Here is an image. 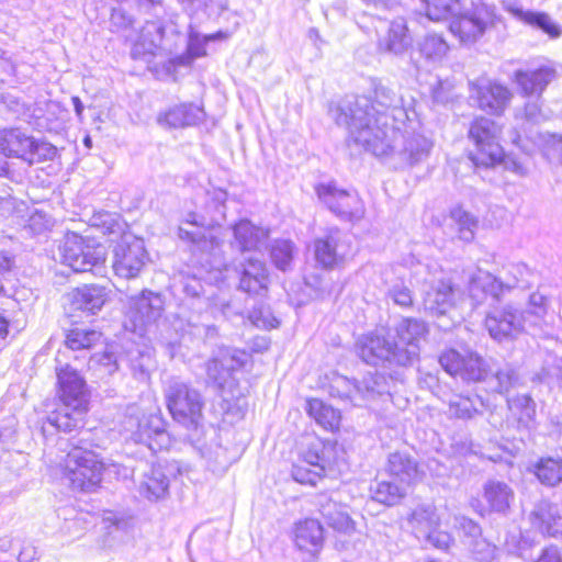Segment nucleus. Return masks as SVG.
Returning <instances> with one entry per match:
<instances>
[{"label":"nucleus","instance_id":"1","mask_svg":"<svg viewBox=\"0 0 562 562\" xmlns=\"http://www.w3.org/2000/svg\"><path fill=\"white\" fill-rule=\"evenodd\" d=\"M368 106L369 101L360 99L353 105L346 104L340 109L338 125L348 130L349 147L386 159L395 169L413 168L429 158L434 142L423 133L417 114L414 123L390 125L389 116L382 113L372 126Z\"/></svg>","mask_w":562,"mask_h":562},{"label":"nucleus","instance_id":"2","mask_svg":"<svg viewBox=\"0 0 562 562\" xmlns=\"http://www.w3.org/2000/svg\"><path fill=\"white\" fill-rule=\"evenodd\" d=\"M395 337L369 333L356 342L357 355L368 364L383 368L408 367L419 357L420 341L428 327L418 318L405 317L395 327Z\"/></svg>","mask_w":562,"mask_h":562},{"label":"nucleus","instance_id":"3","mask_svg":"<svg viewBox=\"0 0 562 562\" xmlns=\"http://www.w3.org/2000/svg\"><path fill=\"white\" fill-rule=\"evenodd\" d=\"M207 38L201 37L190 27L188 37L179 30L178 23L170 19L167 22L147 21L143 26L138 41L132 48L133 58L157 55L159 53L172 55L180 46L187 43V52L170 57L167 70L190 66L195 58L206 54Z\"/></svg>","mask_w":562,"mask_h":562},{"label":"nucleus","instance_id":"4","mask_svg":"<svg viewBox=\"0 0 562 562\" xmlns=\"http://www.w3.org/2000/svg\"><path fill=\"white\" fill-rule=\"evenodd\" d=\"M67 447L69 450L58 462L64 484L78 492H90L98 487L105 463L91 449L90 431H81L79 437L68 441Z\"/></svg>","mask_w":562,"mask_h":562},{"label":"nucleus","instance_id":"5","mask_svg":"<svg viewBox=\"0 0 562 562\" xmlns=\"http://www.w3.org/2000/svg\"><path fill=\"white\" fill-rule=\"evenodd\" d=\"M61 405L47 416V424L57 430L71 432L85 425L88 393L85 379L69 366L57 372Z\"/></svg>","mask_w":562,"mask_h":562},{"label":"nucleus","instance_id":"6","mask_svg":"<svg viewBox=\"0 0 562 562\" xmlns=\"http://www.w3.org/2000/svg\"><path fill=\"white\" fill-rule=\"evenodd\" d=\"M165 397L172 418L198 436L204 423L205 401L201 392L191 383L172 378L165 387Z\"/></svg>","mask_w":562,"mask_h":562},{"label":"nucleus","instance_id":"7","mask_svg":"<svg viewBox=\"0 0 562 562\" xmlns=\"http://www.w3.org/2000/svg\"><path fill=\"white\" fill-rule=\"evenodd\" d=\"M532 282L533 273L525 263H509L504 267L501 277L482 271L473 276L469 284V292L476 304H482L486 296L499 301L505 291L516 288L528 289Z\"/></svg>","mask_w":562,"mask_h":562},{"label":"nucleus","instance_id":"8","mask_svg":"<svg viewBox=\"0 0 562 562\" xmlns=\"http://www.w3.org/2000/svg\"><path fill=\"white\" fill-rule=\"evenodd\" d=\"M373 100L367 97H356L353 99H346L340 102L335 110H333V116L338 124V115L340 109L346 105H353L358 100L366 99L369 101L368 116L372 117L371 125L375 126V119L382 113L389 116L390 125H400L405 122H416V114L413 103L414 99L406 101L403 95L397 94L393 89L382 83L374 86Z\"/></svg>","mask_w":562,"mask_h":562},{"label":"nucleus","instance_id":"9","mask_svg":"<svg viewBox=\"0 0 562 562\" xmlns=\"http://www.w3.org/2000/svg\"><path fill=\"white\" fill-rule=\"evenodd\" d=\"M0 153L32 166L53 160L57 149L50 143L37 139L21 128H8L0 132Z\"/></svg>","mask_w":562,"mask_h":562},{"label":"nucleus","instance_id":"10","mask_svg":"<svg viewBox=\"0 0 562 562\" xmlns=\"http://www.w3.org/2000/svg\"><path fill=\"white\" fill-rule=\"evenodd\" d=\"M502 126L492 119L479 116L473 120L469 128V138L475 146L470 153V159L476 166L490 167L498 164L503 158L501 146Z\"/></svg>","mask_w":562,"mask_h":562},{"label":"nucleus","instance_id":"11","mask_svg":"<svg viewBox=\"0 0 562 562\" xmlns=\"http://www.w3.org/2000/svg\"><path fill=\"white\" fill-rule=\"evenodd\" d=\"M63 263L75 272L100 271L105 262L104 246L67 233L60 247Z\"/></svg>","mask_w":562,"mask_h":562},{"label":"nucleus","instance_id":"12","mask_svg":"<svg viewBox=\"0 0 562 562\" xmlns=\"http://www.w3.org/2000/svg\"><path fill=\"white\" fill-rule=\"evenodd\" d=\"M318 199L337 217L358 221L364 215V205L356 191L339 188L335 182L319 183L315 188Z\"/></svg>","mask_w":562,"mask_h":562},{"label":"nucleus","instance_id":"13","mask_svg":"<svg viewBox=\"0 0 562 562\" xmlns=\"http://www.w3.org/2000/svg\"><path fill=\"white\" fill-rule=\"evenodd\" d=\"M148 259L144 240L131 235H124L114 246L112 268L117 277L134 279L139 276Z\"/></svg>","mask_w":562,"mask_h":562},{"label":"nucleus","instance_id":"14","mask_svg":"<svg viewBox=\"0 0 562 562\" xmlns=\"http://www.w3.org/2000/svg\"><path fill=\"white\" fill-rule=\"evenodd\" d=\"M428 273L429 277L424 280L425 285H428L424 290V306L432 315H445L456 305L460 290L438 267Z\"/></svg>","mask_w":562,"mask_h":562},{"label":"nucleus","instance_id":"15","mask_svg":"<svg viewBox=\"0 0 562 562\" xmlns=\"http://www.w3.org/2000/svg\"><path fill=\"white\" fill-rule=\"evenodd\" d=\"M495 20V8L482 1L473 2L470 11L453 19L450 23L451 33L463 44H472L480 38Z\"/></svg>","mask_w":562,"mask_h":562},{"label":"nucleus","instance_id":"16","mask_svg":"<svg viewBox=\"0 0 562 562\" xmlns=\"http://www.w3.org/2000/svg\"><path fill=\"white\" fill-rule=\"evenodd\" d=\"M164 299L160 293L143 290L128 299L126 319L131 324L130 329L139 335L146 327L155 324L162 314ZM128 328V325H125Z\"/></svg>","mask_w":562,"mask_h":562},{"label":"nucleus","instance_id":"17","mask_svg":"<svg viewBox=\"0 0 562 562\" xmlns=\"http://www.w3.org/2000/svg\"><path fill=\"white\" fill-rule=\"evenodd\" d=\"M439 363L450 375L459 376L467 382L483 381L490 371L486 361L473 351L461 353L454 349H449L441 353Z\"/></svg>","mask_w":562,"mask_h":562},{"label":"nucleus","instance_id":"18","mask_svg":"<svg viewBox=\"0 0 562 562\" xmlns=\"http://www.w3.org/2000/svg\"><path fill=\"white\" fill-rule=\"evenodd\" d=\"M125 427L131 431L132 441L146 446L153 453L170 446V436L159 416H144L140 419L130 417Z\"/></svg>","mask_w":562,"mask_h":562},{"label":"nucleus","instance_id":"19","mask_svg":"<svg viewBox=\"0 0 562 562\" xmlns=\"http://www.w3.org/2000/svg\"><path fill=\"white\" fill-rule=\"evenodd\" d=\"M469 86L470 98L486 113L501 115L510 102L509 89L487 78L469 81Z\"/></svg>","mask_w":562,"mask_h":562},{"label":"nucleus","instance_id":"20","mask_svg":"<svg viewBox=\"0 0 562 562\" xmlns=\"http://www.w3.org/2000/svg\"><path fill=\"white\" fill-rule=\"evenodd\" d=\"M524 323L522 312L512 304L492 308L484 321L490 336L497 341L514 339L522 331Z\"/></svg>","mask_w":562,"mask_h":562},{"label":"nucleus","instance_id":"21","mask_svg":"<svg viewBox=\"0 0 562 562\" xmlns=\"http://www.w3.org/2000/svg\"><path fill=\"white\" fill-rule=\"evenodd\" d=\"M409 524L418 539L437 549L446 550L452 542L451 536L438 529L439 517L430 505L417 507L411 515Z\"/></svg>","mask_w":562,"mask_h":562},{"label":"nucleus","instance_id":"22","mask_svg":"<svg viewBox=\"0 0 562 562\" xmlns=\"http://www.w3.org/2000/svg\"><path fill=\"white\" fill-rule=\"evenodd\" d=\"M387 471L391 480L380 482L376 492H403L406 486H412L420 476L416 461L402 452L390 454Z\"/></svg>","mask_w":562,"mask_h":562},{"label":"nucleus","instance_id":"23","mask_svg":"<svg viewBox=\"0 0 562 562\" xmlns=\"http://www.w3.org/2000/svg\"><path fill=\"white\" fill-rule=\"evenodd\" d=\"M350 248V236L338 228H334L324 238L315 240V259L324 268H333L349 255Z\"/></svg>","mask_w":562,"mask_h":562},{"label":"nucleus","instance_id":"24","mask_svg":"<svg viewBox=\"0 0 562 562\" xmlns=\"http://www.w3.org/2000/svg\"><path fill=\"white\" fill-rule=\"evenodd\" d=\"M239 273V289L256 296H263L268 291V272L265 262L250 255L244 257L236 266Z\"/></svg>","mask_w":562,"mask_h":562},{"label":"nucleus","instance_id":"25","mask_svg":"<svg viewBox=\"0 0 562 562\" xmlns=\"http://www.w3.org/2000/svg\"><path fill=\"white\" fill-rule=\"evenodd\" d=\"M557 78L558 71L552 65H541L535 69H519L514 72V80L525 97L540 98Z\"/></svg>","mask_w":562,"mask_h":562},{"label":"nucleus","instance_id":"26","mask_svg":"<svg viewBox=\"0 0 562 562\" xmlns=\"http://www.w3.org/2000/svg\"><path fill=\"white\" fill-rule=\"evenodd\" d=\"M413 38L408 32L404 18H396L391 21L383 35L379 37V50L395 56L405 54L412 46Z\"/></svg>","mask_w":562,"mask_h":562},{"label":"nucleus","instance_id":"27","mask_svg":"<svg viewBox=\"0 0 562 562\" xmlns=\"http://www.w3.org/2000/svg\"><path fill=\"white\" fill-rule=\"evenodd\" d=\"M294 543L301 551H306L315 557L324 544V529L321 522L313 518H306L295 524L293 529Z\"/></svg>","mask_w":562,"mask_h":562},{"label":"nucleus","instance_id":"28","mask_svg":"<svg viewBox=\"0 0 562 562\" xmlns=\"http://www.w3.org/2000/svg\"><path fill=\"white\" fill-rule=\"evenodd\" d=\"M240 367V362L228 353L213 358L206 363L207 378L222 391L232 392L236 384L234 372ZM234 396V394H232Z\"/></svg>","mask_w":562,"mask_h":562},{"label":"nucleus","instance_id":"29","mask_svg":"<svg viewBox=\"0 0 562 562\" xmlns=\"http://www.w3.org/2000/svg\"><path fill=\"white\" fill-rule=\"evenodd\" d=\"M108 299L109 293L106 289L94 284L77 288L69 294L71 310L89 314H95L99 312Z\"/></svg>","mask_w":562,"mask_h":562},{"label":"nucleus","instance_id":"30","mask_svg":"<svg viewBox=\"0 0 562 562\" xmlns=\"http://www.w3.org/2000/svg\"><path fill=\"white\" fill-rule=\"evenodd\" d=\"M204 109L194 103H182L159 113L157 121L162 126L179 128L196 125L204 121Z\"/></svg>","mask_w":562,"mask_h":562},{"label":"nucleus","instance_id":"31","mask_svg":"<svg viewBox=\"0 0 562 562\" xmlns=\"http://www.w3.org/2000/svg\"><path fill=\"white\" fill-rule=\"evenodd\" d=\"M504 8L517 20L536 30L542 31L551 38H558L562 34L561 26L546 12L524 10L521 7L512 2L504 3Z\"/></svg>","mask_w":562,"mask_h":562},{"label":"nucleus","instance_id":"32","mask_svg":"<svg viewBox=\"0 0 562 562\" xmlns=\"http://www.w3.org/2000/svg\"><path fill=\"white\" fill-rule=\"evenodd\" d=\"M63 111L57 101H37L32 105L29 124L41 132L56 131L60 125V114Z\"/></svg>","mask_w":562,"mask_h":562},{"label":"nucleus","instance_id":"33","mask_svg":"<svg viewBox=\"0 0 562 562\" xmlns=\"http://www.w3.org/2000/svg\"><path fill=\"white\" fill-rule=\"evenodd\" d=\"M531 522L542 533L562 537V515L558 507L547 502L539 503L530 515Z\"/></svg>","mask_w":562,"mask_h":562},{"label":"nucleus","instance_id":"34","mask_svg":"<svg viewBox=\"0 0 562 562\" xmlns=\"http://www.w3.org/2000/svg\"><path fill=\"white\" fill-rule=\"evenodd\" d=\"M233 231L235 243L243 252L257 250L268 237L266 229L254 225L248 220L236 223Z\"/></svg>","mask_w":562,"mask_h":562},{"label":"nucleus","instance_id":"35","mask_svg":"<svg viewBox=\"0 0 562 562\" xmlns=\"http://www.w3.org/2000/svg\"><path fill=\"white\" fill-rule=\"evenodd\" d=\"M178 237L191 244L193 252H200L201 255H214L221 246V240L206 228L203 231H189L181 225L178 228Z\"/></svg>","mask_w":562,"mask_h":562},{"label":"nucleus","instance_id":"36","mask_svg":"<svg viewBox=\"0 0 562 562\" xmlns=\"http://www.w3.org/2000/svg\"><path fill=\"white\" fill-rule=\"evenodd\" d=\"M484 401L479 395L454 394L448 402V413L458 419H472L483 415Z\"/></svg>","mask_w":562,"mask_h":562},{"label":"nucleus","instance_id":"37","mask_svg":"<svg viewBox=\"0 0 562 562\" xmlns=\"http://www.w3.org/2000/svg\"><path fill=\"white\" fill-rule=\"evenodd\" d=\"M306 412L323 428L331 431L338 429L340 423L339 411L325 404L322 400H307Z\"/></svg>","mask_w":562,"mask_h":562},{"label":"nucleus","instance_id":"38","mask_svg":"<svg viewBox=\"0 0 562 562\" xmlns=\"http://www.w3.org/2000/svg\"><path fill=\"white\" fill-rule=\"evenodd\" d=\"M392 382V378L389 380L382 373L368 372L358 381V393L362 398L367 400L374 398L376 395H390Z\"/></svg>","mask_w":562,"mask_h":562},{"label":"nucleus","instance_id":"39","mask_svg":"<svg viewBox=\"0 0 562 562\" xmlns=\"http://www.w3.org/2000/svg\"><path fill=\"white\" fill-rule=\"evenodd\" d=\"M538 480L548 487H554L562 482V458H542L536 464Z\"/></svg>","mask_w":562,"mask_h":562},{"label":"nucleus","instance_id":"40","mask_svg":"<svg viewBox=\"0 0 562 562\" xmlns=\"http://www.w3.org/2000/svg\"><path fill=\"white\" fill-rule=\"evenodd\" d=\"M450 217L457 226L458 237L465 243H471L479 227L477 217L461 206L453 207L450 212Z\"/></svg>","mask_w":562,"mask_h":562},{"label":"nucleus","instance_id":"41","mask_svg":"<svg viewBox=\"0 0 562 562\" xmlns=\"http://www.w3.org/2000/svg\"><path fill=\"white\" fill-rule=\"evenodd\" d=\"M418 49L425 59L436 63L443 59L449 50V45L441 35L428 33L419 42Z\"/></svg>","mask_w":562,"mask_h":562},{"label":"nucleus","instance_id":"42","mask_svg":"<svg viewBox=\"0 0 562 562\" xmlns=\"http://www.w3.org/2000/svg\"><path fill=\"white\" fill-rule=\"evenodd\" d=\"M247 319L257 328L271 329L277 328L279 319L272 314L271 308L262 300L252 299Z\"/></svg>","mask_w":562,"mask_h":562},{"label":"nucleus","instance_id":"43","mask_svg":"<svg viewBox=\"0 0 562 562\" xmlns=\"http://www.w3.org/2000/svg\"><path fill=\"white\" fill-rule=\"evenodd\" d=\"M101 336L98 330L75 327L67 333L65 344L71 350L90 349L101 339Z\"/></svg>","mask_w":562,"mask_h":562},{"label":"nucleus","instance_id":"44","mask_svg":"<svg viewBox=\"0 0 562 562\" xmlns=\"http://www.w3.org/2000/svg\"><path fill=\"white\" fill-rule=\"evenodd\" d=\"M430 95L434 103L446 105L458 99L456 80L453 78H438L430 86Z\"/></svg>","mask_w":562,"mask_h":562},{"label":"nucleus","instance_id":"45","mask_svg":"<svg viewBox=\"0 0 562 562\" xmlns=\"http://www.w3.org/2000/svg\"><path fill=\"white\" fill-rule=\"evenodd\" d=\"M294 245L289 239L274 240L270 247V257L274 266L285 271L290 268L293 259Z\"/></svg>","mask_w":562,"mask_h":562},{"label":"nucleus","instance_id":"46","mask_svg":"<svg viewBox=\"0 0 562 562\" xmlns=\"http://www.w3.org/2000/svg\"><path fill=\"white\" fill-rule=\"evenodd\" d=\"M319 512L333 528L340 531L349 529L351 519L346 512L337 509L336 503H331L330 501L321 503Z\"/></svg>","mask_w":562,"mask_h":562},{"label":"nucleus","instance_id":"47","mask_svg":"<svg viewBox=\"0 0 562 562\" xmlns=\"http://www.w3.org/2000/svg\"><path fill=\"white\" fill-rule=\"evenodd\" d=\"M426 5V14L429 19L439 21L452 14L459 9L460 0H422Z\"/></svg>","mask_w":562,"mask_h":562},{"label":"nucleus","instance_id":"48","mask_svg":"<svg viewBox=\"0 0 562 562\" xmlns=\"http://www.w3.org/2000/svg\"><path fill=\"white\" fill-rule=\"evenodd\" d=\"M480 497L476 499L481 507L480 514L496 512L505 513L509 507V494H477Z\"/></svg>","mask_w":562,"mask_h":562},{"label":"nucleus","instance_id":"49","mask_svg":"<svg viewBox=\"0 0 562 562\" xmlns=\"http://www.w3.org/2000/svg\"><path fill=\"white\" fill-rule=\"evenodd\" d=\"M102 524L109 533L112 531H127L133 528V517L122 512L105 510L102 515Z\"/></svg>","mask_w":562,"mask_h":562},{"label":"nucleus","instance_id":"50","mask_svg":"<svg viewBox=\"0 0 562 562\" xmlns=\"http://www.w3.org/2000/svg\"><path fill=\"white\" fill-rule=\"evenodd\" d=\"M252 299H247L245 304L238 297H233L221 305L222 314L229 321L240 318L243 322L247 319Z\"/></svg>","mask_w":562,"mask_h":562},{"label":"nucleus","instance_id":"51","mask_svg":"<svg viewBox=\"0 0 562 562\" xmlns=\"http://www.w3.org/2000/svg\"><path fill=\"white\" fill-rule=\"evenodd\" d=\"M330 394L339 398L353 400L358 393V381L346 376H337L330 384Z\"/></svg>","mask_w":562,"mask_h":562},{"label":"nucleus","instance_id":"52","mask_svg":"<svg viewBox=\"0 0 562 562\" xmlns=\"http://www.w3.org/2000/svg\"><path fill=\"white\" fill-rule=\"evenodd\" d=\"M387 297L392 300L394 304L404 308L411 307L414 301L412 290L403 280H396L390 285L387 290Z\"/></svg>","mask_w":562,"mask_h":562},{"label":"nucleus","instance_id":"53","mask_svg":"<svg viewBox=\"0 0 562 562\" xmlns=\"http://www.w3.org/2000/svg\"><path fill=\"white\" fill-rule=\"evenodd\" d=\"M475 560L491 562L496 554L497 548L481 536L477 539L467 541Z\"/></svg>","mask_w":562,"mask_h":562},{"label":"nucleus","instance_id":"54","mask_svg":"<svg viewBox=\"0 0 562 562\" xmlns=\"http://www.w3.org/2000/svg\"><path fill=\"white\" fill-rule=\"evenodd\" d=\"M50 225V218L45 212L34 210L29 214V217L24 224V229L33 235H41L48 231Z\"/></svg>","mask_w":562,"mask_h":562},{"label":"nucleus","instance_id":"55","mask_svg":"<svg viewBox=\"0 0 562 562\" xmlns=\"http://www.w3.org/2000/svg\"><path fill=\"white\" fill-rule=\"evenodd\" d=\"M323 472L316 468L297 464L293 467L292 477L302 485L316 486L317 482L322 480Z\"/></svg>","mask_w":562,"mask_h":562},{"label":"nucleus","instance_id":"56","mask_svg":"<svg viewBox=\"0 0 562 562\" xmlns=\"http://www.w3.org/2000/svg\"><path fill=\"white\" fill-rule=\"evenodd\" d=\"M2 102L5 108L18 119H22L30 123V114L32 113V105H26L18 97L10 93L2 95Z\"/></svg>","mask_w":562,"mask_h":562},{"label":"nucleus","instance_id":"57","mask_svg":"<svg viewBox=\"0 0 562 562\" xmlns=\"http://www.w3.org/2000/svg\"><path fill=\"white\" fill-rule=\"evenodd\" d=\"M497 381L496 391L498 393L508 392L518 381V374L510 366H505L495 373Z\"/></svg>","mask_w":562,"mask_h":562},{"label":"nucleus","instance_id":"58","mask_svg":"<svg viewBox=\"0 0 562 562\" xmlns=\"http://www.w3.org/2000/svg\"><path fill=\"white\" fill-rule=\"evenodd\" d=\"M134 18L122 8L112 9L110 16V30L121 32L133 26Z\"/></svg>","mask_w":562,"mask_h":562},{"label":"nucleus","instance_id":"59","mask_svg":"<svg viewBox=\"0 0 562 562\" xmlns=\"http://www.w3.org/2000/svg\"><path fill=\"white\" fill-rule=\"evenodd\" d=\"M549 306V297L539 290L529 295L528 313L543 317L547 314Z\"/></svg>","mask_w":562,"mask_h":562},{"label":"nucleus","instance_id":"60","mask_svg":"<svg viewBox=\"0 0 562 562\" xmlns=\"http://www.w3.org/2000/svg\"><path fill=\"white\" fill-rule=\"evenodd\" d=\"M456 527L463 533V536L468 539L467 541H471L477 539L482 535L481 527L472 519L460 516L454 518Z\"/></svg>","mask_w":562,"mask_h":562},{"label":"nucleus","instance_id":"61","mask_svg":"<svg viewBox=\"0 0 562 562\" xmlns=\"http://www.w3.org/2000/svg\"><path fill=\"white\" fill-rule=\"evenodd\" d=\"M540 98L535 101H529L525 104L522 119L530 124H539L547 120V116L542 112Z\"/></svg>","mask_w":562,"mask_h":562},{"label":"nucleus","instance_id":"62","mask_svg":"<svg viewBox=\"0 0 562 562\" xmlns=\"http://www.w3.org/2000/svg\"><path fill=\"white\" fill-rule=\"evenodd\" d=\"M543 146L548 157L562 164V135L547 134Z\"/></svg>","mask_w":562,"mask_h":562},{"label":"nucleus","instance_id":"63","mask_svg":"<svg viewBox=\"0 0 562 562\" xmlns=\"http://www.w3.org/2000/svg\"><path fill=\"white\" fill-rule=\"evenodd\" d=\"M507 403L510 409H519L521 411V414L528 418H530L535 413L533 400L527 394L509 398Z\"/></svg>","mask_w":562,"mask_h":562},{"label":"nucleus","instance_id":"64","mask_svg":"<svg viewBox=\"0 0 562 562\" xmlns=\"http://www.w3.org/2000/svg\"><path fill=\"white\" fill-rule=\"evenodd\" d=\"M181 290L187 297L200 300L204 291L202 282L194 277H187L180 281Z\"/></svg>","mask_w":562,"mask_h":562}]
</instances>
